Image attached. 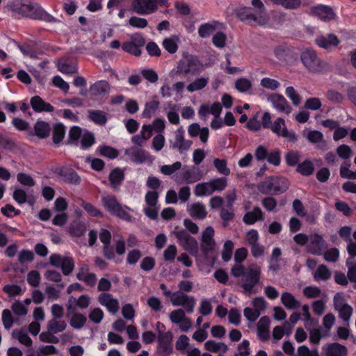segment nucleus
Listing matches in <instances>:
<instances>
[{
  "label": "nucleus",
  "mask_w": 356,
  "mask_h": 356,
  "mask_svg": "<svg viewBox=\"0 0 356 356\" xmlns=\"http://www.w3.org/2000/svg\"><path fill=\"white\" fill-rule=\"evenodd\" d=\"M231 274L234 277H241L243 292L250 296L256 293L254 287L260 282L261 267L256 263L250 264L246 268L243 264H234L231 268Z\"/></svg>",
  "instance_id": "1"
},
{
  "label": "nucleus",
  "mask_w": 356,
  "mask_h": 356,
  "mask_svg": "<svg viewBox=\"0 0 356 356\" xmlns=\"http://www.w3.org/2000/svg\"><path fill=\"white\" fill-rule=\"evenodd\" d=\"M252 7H242L236 10L238 18L250 25L263 26L268 22L264 4L261 0H252Z\"/></svg>",
  "instance_id": "2"
},
{
  "label": "nucleus",
  "mask_w": 356,
  "mask_h": 356,
  "mask_svg": "<svg viewBox=\"0 0 356 356\" xmlns=\"http://www.w3.org/2000/svg\"><path fill=\"white\" fill-rule=\"evenodd\" d=\"M203 68V63L197 56L191 54H184L171 73H174L180 77L188 79L200 74Z\"/></svg>",
  "instance_id": "3"
},
{
  "label": "nucleus",
  "mask_w": 356,
  "mask_h": 356,
  "mask_svg": "<svg viewBox=\"0 0 356 356\" xmlns=\"http://www.w3.org/2000/svg\"><path fill=\"white\" fill-rule=\"evenodd\" d=\"M101 199L104 208L111 215L127 222H130L132 220L129 211L133 210L130 207L122 204L115 195L104 194L102 195Z\"/></svg>",
  "instance_id": "4"
},
{
  "label": "nucleus",
  "mask_w": 356,
  "mask_h": 356,
  "mask_svg": "<svg viewBox=\"0 0 356 356\" xmlns=\"http://www.w3.org/2000/svg\"><path fill=\"white\" fill-rule=\"evenodd\" d=\"M18 10L24 17L43 20L47 22H57L56 19L46 12L38 3L31 2L29 0L22 1Z\"/></svg>",
  "instance_id": "5"
},
{
  "label": "nucleus",
  "mask_w": 356,
  "mask_h": 356,
  "mask_svg": "<svg viewBox=\"0 0 356 356\" xmlns=\"http://www.w3.org/2000/svg\"><path fill=\"white\" fill-rule=\"evenodd\" d=\"M289 186L287 179L280 177H268L259 186V191L264 194H277L286 191Z\"/></svg>",
  "instance_id": "6"
},
{
  "label": "nucleus",
  "mask_w": 356,
  "mask_h": 356,
  "mask_svg": "<svg viewBox=\"0 0 356 356\" xmlns=\"http://www.w3.org/2000/svg\"><path fill=\"white\" fill-rule=\"evenodd\" d=\"M215 231L211 226H208L202 232L200 238V248L204 254L205 259H207L208 254L216 251L217 243L214 239Z\"/></svg>",
  "instance_id": "7"
},
{
  "label": "nucleus",
  "mask_w": 356,
  "mask_h": 356,
  "mask_svg": "<svg viewBox=\"0 0 356 356\" xmlns=\"http://www.w3.org/2000/svg\"><path fill=\"white\" fill-rule=\"evenodd\" d=\"M203 175L200 169L192 166L184 168L180 173L174 175L173 179L178 184L184 183L189 184L200 181Z\"/></svg>",
  "instance_id": "8"
},
{
  "label": "nucleus",
  "mask_w": 356,
  "mask_h": 356,
  "mask_svg": "<svg viewBox=\"0 0 356 356\" xmlns=\"http://www.w3.org/2000/svg\"><path fill=\"white\" fill-rule=\"evenodd\" d=\"M159 193L154 191H148L145 195V206L143 212L146 216L152 220L158 218L159 207L158 206Z\"/></svg>",
  "instance_id": "9"
},
{
  "label": "nucleus",
  "mask_w": 356,
  "mask_h": 356,
  "mask_svg": "<svg viewBox=\"0 0 356 356\" xmlns=\"http://www.w3.org/2000/svg\"><path fill=\"white\" fill-rule=\"evenodd\" d=\"M300 59L307 70L312 73L319 72L322 70L321 61L316 53L312 49H306L300 55Z\"/></svg>",
  "instance_id": "10"
},
{
  "label": "nucleus",
  "mask_w": 356,
  "mask_h": 356,
  "mask_svg": "<svg viewBox=\"0 0 356 356\" xmlns=\"http://www.w3.org/2000/svg\"><path fill=\"white\" fill-rule=\"evenodd\" d=\"M333 301L334 309L338 312L339 317L344 321L345 324L348 326L349 321L353 314V307L346 302L343 296L341 293H337L334 296Z\"/></svg>",
  "instance_id": "11"
},
{
  "label": "nucleus",
  "mask_w": 356,
  "mask_h": 356,
  "mask_svg": "<svg viewBox=\"0 0 356 356\" xmlns=\"http://www.w3.org/2000/svg\"><path fill=\"white\" fill-rule=\"evenodd\" d=\"M270 130L273 133L279 137H282L288 142L295 143L298 140V137L293 131L287 129L285 120L282 118H278L272 124Z\"/></svg>",
  "instance_id": "12"
},
{
  "label": "nucleus",
  "mask_w": 356,
  "mask_h": 356,
  "mask_svg": "<svg viewBox=\"0 0 356 356\" xmlns=\"http://www.w3.org/2000/svg\"><path fill=\"white\" fill-rule=\"evenodd\" d=\"M170 302L175 307H183L189 314L193 313L194 311L195 305V298L193 296H188L181 291L173 293L170 298Z\"/></svg>",
  "instance_id": "13"
},
{
  "label": "nucleus",
  "mask_w": 356,
  "mask_h": 356,
  "mask_svg": "<svg viewBox=\"0 0 356 356\" xmlns=\"http://www.w3.org/2000/svg\"><path fill=\"white\" fill-rule=\"evenodd\" d=\"M169 318L172 323L177 325L183 332H187L192 327V321L186 316L185 311L182 309H177L169 314Z\"/></svg>",
  "instance_id": "14"
},
{
  "label": "nucleus",
  "mask_w": 356,
  "mask_h": 356,
  "mask_svg": "<svg viewBox=\"0 0 356 356\" xmlns=\"http://www.w3.org/2000/svg\"><path fill=\"white\" fill-rule=\"evenodd\" d=\"M184 133V128L180 127L174 132V139L170 140V147L178 149L181 154L188 151L192 145L191 140L185 139Z\"/></svg>",
  "instance_id": "15"
},
{
  "label": "nucleus",
  "mask_w": 356,
  "mask_h": 356,
  "mask_svg": "<svg viewBox=\"0 0 356 356\" xmlns=\"http://www.w3.org/2000/svg\"><path fill=\"white\" fill-rule=\"evenodd\" d=\"M159 0H133L131 7L138 15H149L157 10Z\"/></svg>",
  "instance_id": "16"
},
{
  "label": "nucleus",
  "mask_w": 356,
  "mask_h": 356,
  "mask_svg": "<svg viewBox=\"0 0 356 356\" xmlns=\"http://www.w3.org/2000/svg\"><path fill=\"white\" fill-rule=\"evenodd\" d=\"M177 238L179 244L187 251H192L197 249V242L196 239L191 236L184 229H177L172 232Z\"/></svg>",
  "instance_id": "17"
},
{
  "label": "nucleus",
  "mask_w": 356,
  "mask_h": 356,
  "mask_svg": "<svg viewBox=\"0 0 356 356\" xmlns=\"http://www.w3.org/2000/svg\"><path fill=\"white\" fill-rule=\"evenodd\" d=\"M99 303L104 307L112 315L117 314L120 309V303L111 293H102L97 297Z\"/></svg>",
  "instance_id": "18"
},
{
  "label": "nucleus",
  "mask_w": 356,
  "mask_h": 356,
  "mask_svg": "<svg viewBox=\"0 0 356 356\" xmlns=\"http://www.w3.org/2000/svg\"><path fill=\"white\" fill-rule=\"evenodd\" d=\"M91 302V298L86 294H83L79 298L70 296L66 305L67 309L69 312H74L76 307L81 309H87Z\"/></svg>",
  "instance_id": "19"
},
{
  "label": "nucleus",
  "mask_w": 356,
  "mask_h": 356,
  "mask_svg": "<svg viewBox=\"0 0 356 356\" xmlns=\"http://www.w3.org/2000/svg\"><path fill=\"white\" fill-rule=\"evenodd\" d=\"M315 43L322 49L332 50L340 44V40L336 35L330 33L317 36L315 39Z\"/></svg>",
  "instance_id": "20"
},
{
  "label": "nucleus",
  "mask_w": 356,
  "mask_h": 356,
  "mask_svg": "<svg viewBox=\"0 0 356 356\" xmlns=\"http://www.w3.org/2000/svg\"><path fill=\"white\" fill-rule=\"evenodd\" d=\"M268 100L273 107L281 113L289 115L292 111L291 106L282 95H272L269 97Z\"/></svg>",
  "instance_id": "21"
},
{
  "label": "nucleus",
  "mask_w": 356,
  "mask_h": 356,
  "mask_svg": "<svg viewBox=\"0 0 356 356\" xmlns=\"http://www.w3.org/2000/svg\"><path fill=\"white\" fill-rule=\"evenodd\" d=\"M303 136L309 143L315 144L317 148L323 151L327 149V143L324 139L323 134L321 131L317 130L305 131Z\"/></svg>",
  "instance_id": "22"
},
{
  "label": "nucleus",
  "mask_w": 356,
  "mask_h": 356,
  "mask_svg": "<svg viewBox=\"0 0 356 356\" xmlns=\"http://www.w3.org/2000/svg\"><path fill=\"white\" fill-rule=\"evenodd\" d=\"M76 278L84 282L87 286H94L97 282V277L95 273L89 272V266L87 264H82L79 266Z\"/></svg>",
  "instance_id": "23"
},
{
  "label": "nucleus",
  "mask_w": 356,
  "mask_h": 356,
  "mask_svg": "<svg viewBox=\"0 0 356 356\" xmlns=\"http://www.w3.org/2000/svg\"><path fill=\"white\" fill-rule=\"evenodd\" d=\"M309 252L314 254L320 255L326 246V243L323 236L318 234H313L309 238Z\"/></svg>",
  "instance_id": "24"
},
{
  "label": "nucleus",
  "mask_w": 356,
  "mask_h": 356,
  "mask_svg": "<svg viewBox=\"0 0 356 356\" xmlns=\"http://www.w3.org/2000/svg\"><path fill=\"white\" fill-rule=\"evenodd\" d=\"M124 154L131 161L136 163H142L146 161L148 157L146 151L136 147L125 149Z\"/></svg>",
  "instance_id": "25"
},
{
  "label": "nucleus",
  "mask_w": 356,
  "mask_h": 356,
  "mask_svg": "<svg viewBox=\"0 0 356 356\" xmlns=\"http://www.w3.org/2000/svg\"><path fill=\"white\" fill-rule=\"evenodd\" d=\"M187 212L194 218L203 220L207 216L205 205L202 202H195L187 205Z\"/></svg>",
  "instance_id": "26"
},
{
  "label": "nucleus",
  "mask_w": 356,
  "mask_h": 356,
  "mask_svg": "<svg viewBox=\"0 0 356 356\" xmlns=\"http://www.w3.org/2000/svg\"><path fill=\"white\" fill-rule=\"evenodd\" d=\"M270 321L268 316L261 317L257 325V336L262 341H267L270 337Z\"/></svg>",
  "instance_id": "27"
},
{
  "label": "nucleus",
  "mask_w": 356,
  "mask_h": 356,
  "mask_svg": "<svg viewBox=\"0 0 356 356\" xmlns=\"http://www.w3.org/2000/svg\"><path fill=\"white\" fill-rule=\"evenodd\" d=\"M32 108L37 113L52 112L54 110L53 106L45 102L40 96H34L30 100Z\"/></svg>",
  "instance_id": "28"
},
{
  "label": "nucleus",
  "mask_w": 356,
  "mask_h": 356,
  "mask_svg": "<svg viewBox=\"0 0 356 356\" xmlns=\"http://www.w3.org/2000/svg\"><path fill=\"white\" fill-rule=\"evenodd\" d=\"M282 250L279 247L273 248L270 257L268 259V270L276 273L280 269V261L281 260Z\"/></svg>",
  "instance_id": "29"
},
{
  "label": "nucleus",
  "mask_w": 356,
  "mask_h": 356,
  "mask_svg": "<svg viewBox=\"0 0 356 356\" xmlns=\"http://www.w3.org/2000/svg\"><path fill=\"white\" fill-rule=\"evenodd\" d=\"M312 13L324 21H329L334 19L335 14L332 9L327 6L318 5L312 8Z\"/></svg>",
  "instance_id": "30"
},
{
  "label": "nucleus",
  "mask_w": 356,
  "mask_h": 356,
  "mask_svg": "<svg viewBox=\"0 0 356 356\" xmlns=\"http://www.w3.org/2000/svg\"><path fill=\"white\" fill-rule=\"evenodd\" d=\"M324 350L326 356H346L348 353L346 347L338 343L328 344Z\"/></svg>",
  "instance_id": "31"
},
{
  "label": "nucleus",
  "mask_w": 356,
  "mask_h": 356,
  "mask_svg": "<svg viewBox=\"0 0 356 356\" xmlns=\"http://www.w3.org/2000/svg\"><path fill=\"white\" fill-rule=\"evenodd\" d=\"M281 302L288 309H296L300 307V302L293 295L289 292H284L281 295Z\"/></svg>",
  "instance_id": "32"
},
{
  "label": "nucleus",
  "mask_w": 356,
  "mask_h": 356,
  "mask_svg": "<svg viewBox=\"0 0 356 356\" xmlns=\"http://www.w3.org/2000/svg\"><path fill=\"white\" fill-rule=\"evenodd\" d=\"M247 225H253L257 221L264 220V213L259 207H254L252 211L247 212L243 218Z\"/></svg>",
  "instance_id": "33"
},
{
  "label": "nucleus",
  "mask_w": 356,
  "mask_h": 356,
  "mask_svg": "<svg viewBox=\"0 0 356 356\" xmlns=\"http://www.w3.org/2000/svg\"><path fill=\"white\" fill-rule=\"evenodd\" d=\"M47 327L50 333L57 334L66 329L67 323L60 318H51L49 321Z\"/></svg>",
  "instance_id": "34"
},
{
  "label": "nucleus",
  "mask_w": 356,
  "mask_h": 356,
  "mask_svg": "<svg viewBox=\"0 0 356 356\" xmlns=\"http://www.w3.org/2000/svg\"><path fill=\"white\" fill-rule=\"evenodd\" d=\"M90 92L93 96H99L108 93L110 90V86L106 81H98L90 88Z\"/></svg>",
  "instance_id": "35"
},
{
  "label": "nucleus",
  "mask_w": 356,
  "mask_h": 356,
  "mask_svg": "<svg viewBox=\"0 0 356 356\" xmlns=\"http://www.w3.org/2000/svg\"><path fill=\"white\" fill-rule=\"evenodd\" d=\"M204 348L215 353H225L227 351L228 347L223 342H216L213 340H209L204 343Z\"/></svg>",
  "instance_id": "36"
},
{
  "label": "nucleus",
  "mask_w": 356,
  "mask_h": 356,
  "mask_svg": "<svg viewBox=\"0 0 356 356\" xmlns=\"http://www.w3.org/2000/svg\"><path fill=\"white\" fill-rule=\"evenodd\" d=\"M108 178L112 188L118 189L124 178V172L119 168H115L111 172Z\"/></svg>",
  "instance_id": "37"
},
{
  "label": "nucleus",
  "mask_w": 356,
  "mask_h": 356,
  "mask_svg": "<svg viewBox=\"0 0 356 356\" xmlns=\"http://www.w3.org/2000/svg\"><path fill=\"white\" fill-rule=\"evenodd\" d=\"M35 135L40 138H44L49 136L51 127L50 125L44 121H38L34 126Z\"/></svg>",
  "instance_id": "38"
},
{
  "label": "nucleus",
  "mask_w": 356,
  "mask_h": 356,
  "mask_svg": "<svg viewBox=\"0 0 356 356\" xmlns=\"http://www.w3.org/2000/svg\"><path fill=\"white\" fill-rule=\"evenodd\" d=\"M197 197L208 196L213 193L210 181L197 184L194 189Z\"/></svg>",
  "instance_id": "39"
},
{
  "label": "nucleus",
  "mask_w": 356,
  "mask_h": 356,
  "mask_svg": "<svg viewBox=\"0 0 356 356\" xmlns=\"http://www.w3.org/2000/svg\"><path fill=\"white\" fill-rule=\"evenodd\" d=\"M72 315L70 319V325L74 329H81L87 321L86 316L81 313L72 312Z\"/></svg>",
  "instance_id": "40"
},
{
  "label": "nucleus",
  "mask_w": 356,
  "mask_h": 356,
  "mask_svg": "<svg viewBox=\"0 0 356 356\" xmlns=\"http://www.w3.org/2000/svg\"><path fill=\"white\" fill-rule=\"evenodd\" d=\"M209 83L208 77H200L195 79L193 82L189 83L186 89L189 92H193L204 88Z\"/></svg>",
  "instance_id": "41"
},
{
  "label": "nucleus",
  "mask_w": 356,
  "mask_h": 356,
  "mask_svg": "<svg viewBox=\"0 0 356 356\" xmlns=\"http://www.w3.org/2000/svg\"><path fill=\"white\" fill-rule=\"evenodd\" d=\"M213 163L216 170L220 175L225 177L230 175L231 170L227 166V159L216 158L213 159Z\"/></svg>",
  "instance_id": "42"
},
{
  "label": "nucleus",
  "mask_w": 356,
  "mask_h": 356,
  "mask_svg": "<svg viewBox=\"0 0 356 356\" xmlns=\"http://www.w3.org/2000/svg\"><path fill=\"white\" fill-rule=\"evenodd\" d=\"M332 276L331 270L325 265H320L314 273V278L316 281H325Z\"/></svg>",
  "instance_id": "43"
},
{
  "label": "nucleus",
  "mask_w": 356,
  "mask_h": 356,
  "mask_svg": "<svg viewBox=\"0 0 356 356\" xmlns=\"http://www.w3.org/2000/svg\"><path fill=\"white\" fill-rule=\"evenodd\" d=\"M88 117L95 123L104 125L107 122V118L105 113L102 111L90 110L88 111Z\"/></svg>",
  "instance_id": "44"
},
{
  "label": "nucleus",
  "mask_w": 356,
  "mask_h": 356,
  "mask_svg": "<svg viewBox=\"0 0 356 356\" xmlns=\"http://www.w3.org/2000/svg\"><path fill=\"white\" fill-rule=\"evenodd\" d=\"M348 268L347 277L351 282H356V259L348 257L346 262Z\"/></svg>",
  "instance_id": "45"
},
{
  "label": "nucleus",
  "mask_w": 356,
  "mask_h": 356,
  "mask_svg": "<svg viewBox=\"0 0 356 356\" xmlns=\"http://www.w3.org/2000/svg\"><path fill=\"white\" fill-rule=\"evenodd\" d=\"M159 107V102L157 100L147 102L142 113L143 116L144 118H150L156 112Z\"/></svg>",
  "instance_id": "46"
},
{
  "label": "nucleus",
  "mask_w": 356,
  "mask_h": 356,
  "mask_svg": "<svg viewBox=\"0 0 356 356\" xmlns=\"http://www.w3.org/2000/svg\"><path fill=\"white\" fill-rule=\"evenodd\" d=\"M297 171L304 176L311 175L314 171V164L312 161L306 160L298 165Z\"/></svg>",
  "instance_id": "47"
},
{
  "label": "nucleus",
  "mask_w": 356,
  "mask_h": 356,
  "mask_svg": "<svg viewBox=\"0 0 356 356\" xmlns=\"http://www.w3.org/2000/svg\"><path fill=\"white\" fill-rule=\"evenodd\" d=\"M213 192L222 191L227 186V179L225 177H217L210 180Z\"/></svg>",
  "instance_id": "48"
},
{
  "label": "nucleus",
  "mask_w": 356,
  "mask_h": 356,
  "mask_svg": "<svg viewBox=\"0 0 356 356\" xmlns=\"http://www.w3.org/2000/svg\"><path fill=\"white\" fill-rule=\"evenodd\" d=\"M81 207L90 215L92 217H99L101 218L103 216V213L98 209L95 206L92 204L90 202H86L85 201H82L81 203Z\"/></svg>",
  "instance_id": "49"
},
{
  "label": "nucleus",
  "mask_w": 356,
  "mask_h": 356,
  "mask_svg": "<svg viewBox=\"0 0 356 356\" xmlns=\"http://www.w3.org/2000/svg\"><path fill=\"white\" fill-rule=\"evenodd\" d=\"M65 134V127L62 124H56L53 130V141L55 144L60 143Z\"/></svg>",
  "instance_id": "50"
},
{
  "label": "nucleus",
  "mask_w": 356,
  "mask_h": 356,
  "mask_svg": "<svg viewBox=\"0 0 356 356\" xmlns=\"http://www.w3.org/2000/svg\"><path fill=\"white\" fill-rule=\"evenodd\" d=\"M178 41L179 39L177 37L166 38L163 42V46L168 52L174 54L178 49Z\"/></svg>",
  "instance_id": "51"
},
{
  "label": "nucleus",
  "mask_w": 356,
  "mask_h": 356,
  "mask_svg": "<svg viewBox=\"0 0 356 356\" xmlns=\"http://www.w3.org/2000/svg\"><path fill=\"white\" fill-rule=\"evenodd\" d=\"M81 147L82 149H87L92 146L95 143V137L92 133L85 130L80 139Z\"/></svg>",
  "instance_id": "52"
},
{
  "label": "nucleus",
  "mask_w": 356,
  "mask_h": 356,
  "mask_svg": "<svg viewBox=\"0 0 356 356\" xmlns=\"http://www.w3.org/2000/svg\"><path fill=\"white\" fill-rule=\"evenodd\" d=\"M13 337L17 339L19 342L27 347L32 346L33 341L29 336L22 331L14 330L12 333Z\"/></svg>",
  "instance_id": "53"
},
{
  "label": "nucleus",
  "mask_w": 356,
  "mask_h": 356,
  "mask_svg": "<svg viewBox=\"0 0 356 356\" xmlns=\"http://www.w3.org/2000/svg\"><path fill=\"white\" fill-rule=\"evenodd\" d=\"M181 163L180 161H176L172 165H163L160 167L161 172L164 175H172L176 171L179 170L181 168Z\"/></svg>",
  "instance_id": "54"
},
{
  "label": "nucleus",
  "mask_w": 356,
  "mask_h": 356,
  "mask_svg": "<svg viewBox=\"0 0 356 356\" xmlns=\"http://www.w3.org/2000/svg\"><path fill=\"white\" fill-rule=\"evenodd\" d=\"M259 113H256L247 122L245 127L250 131H257L261 128V122L259 120Z\"/></svg>",
  "instance_id": "55"
},
{
  "label": "nucleus",
  "mask_w": 356,
  "mask_h": 356,
  "mask_svg": "<svg viewBox=\"0 0 356 356\" xmlns=\"http://www.w3.org/2000/svg\"><path fill=\"white\" fill-rule=\"evenodd\" d=\"M234 249V243L230 241H226L223 245V249L222 252V259L227 262L229 261L232 256V252Z\"/></svg>",
  "instance_id": "56"
},
{
  "label": "nucleus",
  "mask_w": 356,
  "mask_h": 356,
  "mask_svg": "<svg viewBox=\"0 0 356 356\" xmlns=\"http://www.w3.org/2000/svg\"><path fill=\"white\" fill-rule=\"evenodd\" d=\"M273 3L286 9H296L301 5V0H274Z\"/></svg>",
  "instance_id": "57"
},
{
  "label": "nucleus",
  "mask_w": 356,
  "mask_h": 356,
  "mask_svg": "<svg viewBox=\"0 0 356 356\" xmlns=\"http://www.w3.org/2000/svg\"><path fill=\"white\" fill-rule=\"evenodd\" d=\"M60 268L64 275H69L71 274L74 268V262L72 258L70 257H65Z\"/></svg>",
  "instance_id": "58"
},
{
  "label": "nucleus",
  "mask_w": 356,
  "mask_h": 356,
  "mask_svg": "<svg viewBox=\"0 0 356 356\" xmlns=\"http://www.w3.org/2000/svg\"><path fill=\"white\" fill-rule=\"evenodd\" d=\"M285 94L294 106H298L300 104L301 97L293 87H287L285 90Z\"/></svg>",
  "instance_id": "59"
},
{
  "label": "nucleus",
  "mask_w": 356,
  "mask_h": 356,
  "mask_svg": "<svg viewBox=\"0 0 356 356\" xmlns=\"http://www.w3.org/2000/svg\"><path fill=\"white\" fill-rule=\"evenodd\" d=\"M83 133V131H82L80 127L76 126L72 127L69 131L70 143L77 145Z\"/></svg>",
  "instance_id": "60"
},
{
  "label": "nucleus",
  "mask_w": 356,
  "mask_h": 356,
  "mask_svg": "<svg viewBox=\"0 0 356 356\" xmlns=\"http://www.w3.org/2000/svg\"><path fill=\"white\" fill-rule=\"evenodd\" d=\"M17 181L19 182L22 185L31 187L35 186V181L33 179V177L26 173L20 172L17 175Z\"/></svg>",
  "instance_id": "61"
},
{
  "label": "nucleus",
  "mask_w": 356,
  "mask_h": 356,
  "mask_svg": "<svg viewBox=\"0 0 356 356\" xmlns=\"http://www.w3.org/2000/svg\"><path fill=\"white\" fill-rule=\"evenodd\" d=\"M216 28L213 24L205 23L199 27V35L201 38H207L216 30Z\"/></svg>",
  "instance_id": "62"
},
{
  "label": "nucleus",
  "mask_w": 356,
  "mask_h": 356,
  "mask_svg": "<svg viewBox=\"0 0 356 356\" xmlns=\"http://www.w3.org/2000/svg\"><path fill=\"white\" fill-rule=\"evenodd\" d=\"M260 84L263 88L271 90H275L280 86L278 81L268 77L263 78Z\"/></svg>",
  "instance_id": "63"
},
{
  "label": "nucleus",
  "mask_w": 356,
  "mask_h": 356,
  "mask_svg": "<svg viewBox=\"0 0 356 356\" xmlns=\"http://www.w3.org/2000/svg\"><path fill=\"white\" fill-rule=\"evenodd\" d=\"M104 316L103 310L100 308H95L91 310L88 315L89 319L95 324H99L102 322Z\"/></svg>",
  "instance_id": "64"
}]
</instances>
